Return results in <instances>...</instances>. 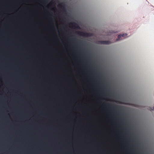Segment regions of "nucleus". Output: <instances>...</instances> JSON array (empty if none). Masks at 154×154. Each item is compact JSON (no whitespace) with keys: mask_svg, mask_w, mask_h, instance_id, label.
<instances>
[{"mask_svg":"<svg viewBox=\"0 0 154 154\" xmlns=\"http://www.w3.org/2000/svg\"><path fill=\"white\" fill-rule=\"evenodd\" d=\"M78 32V34L81 36L85 37H88L89 36V34L88 33L79 31Z\"/></svg>","mask_w":154,"mask_h":154,"instance_id":"1","label":"nucleus"},{"mask_svg":"<svg viewBox=\"0 0 154 154\" xmlns=\"http://www.w3.org/2000/svg\"><path fill=\"white\" fill-rule=\"evenodd\" d=\"M60 8L62 9L63 11H66L65 5L64 3H62L59 5Z\"/></svg>","mask_w":154,"mask_h":154,"instance_id":"2","label":"nucleus"},{"mask_svg":"<svg viewBox=\"0 0 154 154\" xmlns=\"http://www.w3.org/2000/svg\"><path fill=\"white\" fill-rule=\"evenodd\" d=\"M111 43V42L108 41H100L99 42V44H109Z\"/></svg>","mask_w":154,"mask_h":154,"instance_id":"3","label":"nucleus"},{"mask_svg":"<svg viewBox=\"0 0 154 154\" xmlns=\"http://www.w3.org/2000/svg\"><path fill=\"white\" fill-rule=\"evenodd\" d=\"M127 34H123L122 35V34H120L118 35V38L116 39V41H118L119 40H120L121 39H121V38L122 37H124L125 36H126Z\"/></svg>","mask_w":154,"mask_h":154,"instance_id":"4","label":"nucleus"},{"mask_svg":"<svg viewBox=\"0 0 154 154\" xmlns=\"http://www.w3.org/2000/svg\"><path fill=\"white\" fill-rule=\"evenodd\" d=\"M69 25L72 27H74L75 28H77L78 26L74 22L71 23L69 24Z\"/></svg>","mask_w":154,"mask_h":154,"instance_id":"5","label":"nucleus"},{"mask_svg":"<svg viewBox=\"0 0 154 154\" xmlns=\"http://www.w3.org/2000/svg\"><path fill=\"white\" fill-rule=\"evenodd\" d=\"M107 105L109 107H112L113 106H114L112 104H107Z\"/></svg>","mask_w":154,"mask_h":154,"instance_id":"6","label":"nucleus"},{"mask_svg":"<svg viewBox=\"0 0 154 154\" xmlns=\"http://www.w3.org/2000/svg\"><path fill=\"white\" fill-rule=\"evenodd\" d=\"M47 0H42L44 2H45Z\"/></svg>","mask_w":154,"mask_h":154,"instance_id":"7","label":"nucleus"},{"mask_svg":"<svg viewBox=\"0 0 154 154\" xmlns=\"http://www.w3.org/2000/svg\"><path fill=\"white\" fill-rule=\"evenodd\" d=\"M134 154H140L139 153H138L137 152H136V153H134Z\"/></svg>","mask_w":154,"mask_h":154,"instance_id":"8","label":"nucleus"}]
</instances>
